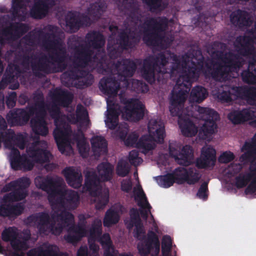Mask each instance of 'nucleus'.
Wrapping results in <instances>:
<instances>
[{"instance_id": "obj_56", "label": "nucleus", "mask_w": 256, "mask_h": 256, "mask_svg": "<svg viewBox=\"0 0 256 256\" xmlns=\"http://www.w3.org/2000/svg\"><path fill=\"white\" fill-rule=\"evenodd\" d=\"M172 246V240L170 236L166 235L162 238V251L163 255H168L170 252Z\"/></svg>"}, {"instance_id": "obj_59", "label": "nucleus", "mask_w": 256, "mask_h": 256, "mask_svg": "<svg viewBox=\"0 0 256 256\" xmlns=\"http://www.w3.org/2000/svg\"><path fill=\"white\" fill-rule=\"evenodd\" d=\"M24 206L22 203L15 204L10 203V216L16 217L20 216L24 210Z\"/></svg>"}, {"instance_id": "obj_41", "label": "nucleus", "mask_w": 256, "mask_h": 256, "mask_svg": "<svg viewBox=\"0 0 256 256\" xmlns=\"http://www.w3.org/2000/svg\"><path fill=\"white\" fill-rule=\"evenodd\" d=\"M66 26L72 32H77L84 25V22L79 16L72 12L66 15Z\"/></svg>"}, {"instance_id": "obj_48", "label": "nucleus", "mask_w": 256, "mask_h": 256, "mask_svg": "<svg viewBox=\"0 0 256 256\" xmlns=\"http://www.w3.org/2000/svg\"><path fill=\"white\" fill-rule=\"evenodd\" d=\"M105 10L104 4L101 2H96L88 8V14L94 20H97L102 16Z\"/></svg>"}, {"instance_id": "obj_18", "label": "nucleus", "mask_w": 256, "mask_h": 256, "mask_svg": "<svg viewBox=\"0 0 256 256\" xmlns=\"http://www.w3.org/2000/svg\"><path fill=\"white\" fill-rule=\"evenodd\" d=\"M234 47L237 52L244 57L256 58L255 48L253 44V40L251 37L247 36L236 37L234 42Z\"/></svg>"}, {"instance_id": "obj_2", "label": "nucleus", "mask_w": 256, "mask_h": 256, "mask_svg": "<svg viewBox=\"0 0 256 256\" xmlns=\"http://www.w3.org/2000/svg\"><path fill=\"white\" fill-rule=\"evenodd\" d=\"M34 182L37 188L47 192L48 200L52 208L63 209L60 213L54 212L52 218L56 217L64 226L74 222V215L66 210H74L78 207L80 200L78 192L62 188L64 181L58 176H39L35 178Z\"/></svg>"}, {"instance_id": "obj_4", "label": "nucleus", "mask_w": 256, "mask_h": 256, "mask_svg": "<svg viewBox=\"0 0 256 256\" xmlns=\"http://www.w3.org/2000/svg\"><path fill=\"white\" fill-rule=\"evenodd\" d=\"M181 68L180 57L170 50H166L144 58L141 72L142 77L150 84L156 80L164 83L166 74L172 78Z\"/></svg>"}, {"instance_id": "obj_15", "label": "nucleus", "mask_w": 256, "mask_h": 256, "mask_svg": "<svg viewBox=\"0 0 256 256\" xmlns=\"http://www.w3.org/2000/svg\"><path fill=\"white\" fill-rule=\"evenodd\" d=\"M86 40L88 44L89 45V46L86 44V45L87 46H88L90 50H91L90 48V47H92L94 49L96 50L95 54H93L92 56L96 54V53L98 52H104L105 56L104 62L107 66L106 68H106V70H104V72H106V74L112 72V68L110 64H108V62L107 59V56L106 55L105 50L103 48L106 42L105 38H104V35L98 31L93 30L88 32L86 34Z\"/></svg>"}, {"instance_id": "obj_12", "label": "nucleus", "mask_w": 256, "mask_h": 256, "mask_svg": "<svg viewBox=\"0 0 256 256\" xmlns=\"http://www.w3.org/2000/svg\"><path fill=\"white\" fill-rule=\"evenodd\" d=\"M49 94L52 102L56 104L52 106L50 112L52 118H54L55 125H57L62 120H60V112L58 106L63 108L68 107L72 102L74 96L68 91L58 88L50 91Z\"/></svg>"}, {"instance_id": "obj_35", "label": "nucleus", "mask_w": 256, "mask_h": 256, "mask_svg": "<svg viewBox=\"0 0 256 256\" xmlns=\"http://www.w3.org/2000/svg\"><path fill=\"white\" fill-rule=\"evenodd\" d=\"M62 174L64 176L68 184L74 188H80L82 186V174L74 167H68L63 170Z\"/></svg>"}, {"instance_id": "obj_49", "label": "nucleus", "mask_w": 256, "mask_h": 256, "mask_svg": "<svg viewBox=\"0 0 256 256\" xmlns=\"http://www.w3.org/2000/svg\"><path fill=\"white\" fill-rule=\"evenodd\" d=\"M217 98L222 103H228L233 101L234 100L231 86L226 85L222 86V90L218 93Z\"/></svg>"}, {"instance_id": "obj_22", "label": "nucleus", "mask_w": 256, "mask_h": 256, "mask_svg": "<svg viewBox=\"0 0 256 256\" xmlns=\"http://www.w3.org/2000/svg\"><path fill=\"white\" fill-rule=\"evenodd\" d=\"M52 220L49 214L45 212L32 214L27 218L28 222L34 224L40 234H44L47 231V228Z\"/></svg>"}, {"instance_id": "obj_55", "label": "nucleus", "mask_w": 256, "mask_h": 256, "mask_svg": "<svg viewBox=\"0 0 256 256\" xmlns=\"http://www.w3.org/2000/svg\"><path fill=\"white\" fill-rule=\"evenodd\" d=\"M132 86L134 90L138 93H146L149 90L148 86L146 83L138 80H132Z\"/></svg>"}, {"instance_id": "obj_42", "label": "nucleus", "mask_w": 256, "mask_h": 256, "mask_svg": "<svg viewBox=\"0 0 256 256\" xmlns=\"http://www.w3.org/2000/svg\"><path fill=\"white\" fill-rule=\"evenodd\" d=\"M108 114L105 122L106 126L110 130H114L118 123L119 112L114 104L110 106L107 110Z\"/></svg>"}, {"instance_id": "obj_51", "label": "nucleus", "mask_w": 256, "mask_h": 256, "mask_svg": "<svg viewBox=\"0 0 256 256\" xmlns=\"http://www.w3.org/2000/svg\"><path fill=\"white\" fill-rule=\"evenodd\" d=\"M174 176L176 183L182 184L187 183L188 178V168H178L172 173Z\"/></svg>"}, {"instance_id": "obj_6", "label": "nucleus", "mask_w": 256, "mask_h": 256, "mask_svg": "<svg viewBox=\"0 0 256 256\" xmlns=\"http://www.w3.org/2000/svg\"><path fill=\"white\" fill-rule=\"evenodd\" d=\"M67 54L64 48H58V50L50 55V60L46 55L34 57L30 62L32 72L36 76H40L41 72L46 74H54L62 72L67 67L66 62Z\"/></svg>"}, {"instance_id": "obj_34", "label": "nucleus", "mask_w": 256, "mask_h": 256, "mask_svg": "<svg viewBox=\"0 0 256 256\" xmlns=\"http://www.w3.org/2000/svg\"><path fill=\"white\" fill-rule=\"evenodd\" d=\"M6 148L12 150V148H16L14 147L15 145L21 150L24 148L26 140L22 134H16L13 130L10 128L6 130Z\"/></svg>"}, {"instance_id": "obj_29", "label": "nucleus", "mask_w": 256, "mask_h": 256, "mask_svg": "<svg viewBox=\"0 0 256 256\" xmlns=\"http://www.w3.org/2000/svg\"><path fill=\"white\" fill-rule=\"evenodd\" d=\"M115 66L118 76L123 77L124 80H126L127 78L132 77L136 68V62L132 60L126 58L122 61H118Z\"/></svg>"}, {"instance_id": "obj_21", "label": "nucleus", "mask_w": 256, "mask_h": 256, "mask_svg": "<svg viewBox=\"0 0 256 256\" xmlns=\"http://www.w3.org/2000/svg\"><path fill=\"white\" fill-rule=\"evenodd\" d=\"M217 56L221 60L222 65L230 73L242 66L243 64L240 60L239 56L234 52H229L224 54L222 51H218Z\"/></svg>"}, {"instance_id": "obj_20", "label": "nucleus", "mask_w": 256, "mask_h": 256, "mask_svg": "<svg viewBox=\"0 0 256 256\" xmlns=\"http://www.w3.org/2000/svg\"><path fill=\"white\" fill-rule=\"evenodd\" d=\"M36 113H30V108H16L7 116L8 122L12 126H22L26 124L32 116Z\"/></svg>"}, {"instance_id": "obj_62", "label": "nucleus", "mask_w": 256, "mask_h": 256, "mask_svg": "<svg viewBox=\"0 0 256 256\" xmlns=\"http://www.w3.org/2000/svg\"><path fill=\"white\" fill-rule=\"evenodd\" d=\"M208 182H204L200 185L196 194V196L200 199L206 200L208 197Z\"/></svg>"}, {"instance_id": "obj_25", "label": "nucleus", "mask_w": 256, "mask_h": 256, "mask_svg": "<svg viewBox=\"0 0 256 256\" xmlns=\"http://www.w3.org/2000/svg\"><path fill=\"white\" fill-rule=\"evenodd\" d=\"M58 28L56 26L50 25L48 30L50 32H44L39 31V36L42 40V45L48 48H54L60 44V38L56 34Z\"/></svg>"}, {"instance_id": "obj_1", "label": "nucleus", "mask_w": 256, "mask_h": 256, "mask_svg": "<svg viewBox=\"0 0 256 256\" xmlns=\"http://www.w3.org/2000/svg\"><path fill=\"white\" fill-rule=\"evenodd\" d=\"M190 66L184 68V72L176 82L180 86H184L187 89L183 90L180 88L178 92L174 90L172 92L170 98V112L172 116H178V124L182 134L187 137L194 136L198 132V128L194 122L186 116H182V110L186 99L187 94L190 90L192 83L197 80L200 76L204 65V58L200 50L196 52V55L192 54Z\"/></svg>"}, {"instance_id": "obj_52", "label": "nucleus", "mask_w": 256, "mask_h": 256, "mask_svg": "<svg viewBox=\"0 0 256 256\" xmlns=\"http://www.w3.org/2000/svg\"><path fill=\"white\" fill-rule=\"evenodd\" d=\"M158 182L160 186L164 188H168L176 182L174 176L172 173L160 176Z\"/></svg>"}, {"instance_id": "obj_8", "label": "nucleus", "mask_w": 256, "mask_h": 256, "mask_svg": "<svg viewBox=\"0 0 256 256\" xmlns=\"http://www.w3.org/2000/svg\"><path fill=\"white\" fill-rule=\"evenodd\" d=\"M32 99L34 104L29 106L30 112L36 113V116L30 120L31 127L36 134L46 136L48 132V130L45 119L46 111L44 94L37 90L33 92Z\"/></svg>"}, {"instance_id": "obj_24", "label": "nucleus", "mask_w": 256, "mask_h": 256, "mask_svg": "<svg viewBox=\"0 0 256 256\" xmlns=\"http://www.w3.org/2000/svg\"><path fill=\"white\" fill-rule=\"evenodd\" d=\"M54 0H40L34 2L30 10V15L34 19H42L48 14L49 9L54 6Z\"/></svg>"}, {"instance_id": "obj_16", "label": "nucleus", "mask_w": 256, "mask_h": 256, "mask_svg": "<svg viewBox=\"0 0 256 256\" xmlns=\"http://www.w3.org/2000/svg\"><path fill=\"white\" fill-rule=\"evenodd\" d=\"M169 154L180 165L188 166L194 158V150L190 145H185L180 150L178 146L174 147L172 144L169 145Z\"/></svg>"}, {"instance_id": "obj_61", "label": "nucleus", "mask_w": 256, "mask_h": 256, "mask_svg": "<svg viewBox=\"0 0 256 256\" xmlns=\"http://www.w3.org/2000/svg\"><path fill=\"white\" fill-rule=\"evenodd\" d=\"M138 155V152L136 150H132L130 152L128 160L132 165L136 166L142 162V159Z\"/></svg>"}, {"instance_id": "obj_40", "label": "nucleus", "mask_w": 256, "mask_h": 256, "mask_svg": "<svg viewBox=\"0 0 256 256\" xmlns=\"http://www.w3.org/2000/svg\"><path fill=\"white\" fill-rule=\"evenodd\" d=\"M90 142L94 156H100L107 154L108 143L103 136H94Z\"/></svg>"}, {"instance_id": "obj_57", "label": "nucleus", "mask_w": 256, "mask_h": 256, "mask_svg": "<svg viewBox=\"0 0 256 256\" xmlns=\"http://www.w3.org/2000/svg\"><path fill=\"white\" fill-rule=\"evenodd\" d=\"M251 178V174H248L247 175L240 174L235 178V185L238 188H244L247 185L248 183L250 181Z\"/></svg>"}, {"instance_id": "obj_43", "label": "nucleus", "mask_w": 256, "mask_h": 256, "mask_svg": "<svg viewBox=\"0 0 256 256\" xmlns=\"http://www.w3.org/2000/svg\"><path fill=\"white\" fill-rule=\"evenodd\" d=\"M208 96V92L206 88L198 86L193 88L190 92V102L200 103Z\"/></svg>"}, {"instance_id": "obj_45", "label": "nucleus", "mask_w": 256, "mask_h": 256, "mask_svg": "<svg viewBox=\"0 0 256 256\" xmlns=\"http://www.w3.org/2000/svg\"><path fill=\"white\" fill-rule=\"evenodd\" d=\"M130 39L134 40L135 43L138 42L140 40L138 36H136L134 34H130L128 36L125 32H121L118 35L119 44L124 49L132 47L133 44Z\"/></svg>"}, {"instance_id": "obj_30", "label": "nucleus", "mask_w": 256, "mask_h": 256, "mask_svg": "<svg viewBox=\"0 0 256 256\" xmlns=\"http://www.w3.org/2000/svg\"><path fill=\"white\" fill-rule=\"evenodd\" d=\"M29 30L28 24L22 22L12 23L10 26L4 28L2 34L4 36H10V38L15 40L20 38Z\"/></svg>"}, {"instance_id": "obj_53", "label": "nucleus", "mask_w": 256, "mask_h": 256, "mask_svg": "<svg viewBox=\"0 0 256 256\" xmlns=\"http://www.w3.org/2000/svg\"><path fill=\"white\" fill-rule=\"evenodd\" d=\"M64 226L61 224H58L56 225V221L52 220L47 228V231L44 234L48 235L51 233L55 236H58L62 232Z\"/></svg>"}, {"instance_id": "obj_36", "label": "nucleus", "mask_w": 256, "mask_h": 256, "mask_svg": "<svg viewBox=\"0 0 256 256\" xmlns=\"http://www.w3.org/2000/svg\"><path fill=\"white\" fill-rule=\"evenodd\" d=\"M245 152L240 158V160L244 163L252 162L256 158V138L254 136L251 142H246L242 148Z\"/></svg>"}, {"instance_id": "obj_17", "label": "nucleus", "mask_w": 256, "mask_h": 256, "mask_svg": "<svg viewBox=\"0 0 256 256\" xmlns=\"http://www.w3.org/2000/svg\"><path fill=\"white\" fill-rule=\"evenodd\" d=\"M86 222L84 215L79 216V222L77 224H72L68 228L69 234L64 236V240L69 243L74 244L80 241L86 236L87 230L86 228Z\"/></svg>"}, {"instance_id": "obj_7", "label": "nucleus", "mask_w": 256, "mask_h": 256, "mask_svg": "<svg viewBox=\"0 0 256 256\" xmlns=\"http://www.w3.org/2000/svg\"><path fill=\"white\" fill-rule=\"evenodd\" d=\"M148 131L149 136H142L139 140L138 135L136 133H130L124 140V144L128 146L142 149L147 152L154 148V146L150 142V140L159 144L163 143L165 136V129L162 122L156 120H150L148 124Z\"/></svg>"}, {"instance_id": "obj_10", "label": "nucleus", "mask_w": 256, "mask_h": 256, "mask_svg": "<svg viewBox=\"0 0 256 256\" xmlns=\"http://www.w3.org/2000/svg\"><path fill=\"white\" fill-rule=\"evenodd\" d=\"M196 110L200 118L204 121L198 132V138L202 140H210L217 128L216 122L220 119L218 114L212 109L196 106Z\"/></svg>"}, {"instance_id": "obj_39", "label": "nucleus", "mask_w": 256, "mask_h": 256, "mask_svg": "<svg viewBox=\"0 0 256 256\" xmlns=\"http://www.w3.org/2000/svg\"><path fill=\"white\" fill-rule=\"evenodd\" d=\"M242 81L248 84H256V58H252L248 61V68L241 73Z\"/></svg>"}, {"instance_id": "obj_58", "label": "nucleus", "mask_w": 256, "mask_h": 256, "mask_svg": "<svg viewBox=\"0 0 256 256\" xmlns=\"http://www.w3.org/2000/svg\"><path fill=\"white\" fill-rule=\"evenodd\" d=\"M188 178L187 184H194L200 179V176L198 171L192 168H188Z\"/></svg>"}, {"instance_id": "obj_47", "label": "nucleus", "mask_w": 256, "mask_h": 256, "mask_svg": "<svg viewBox=\"0 0 256 256\" xmlns=\"http://www.w3.org/2000/svg\"><path fill=\"white\" fill-rule=\"evenodd\" d=\"M64 122L63 120L57 124L56 128L54 131V137L55 141L65 140L68 137L70 128L68 126H64Z\"/></svg>"}, {"instance_id": "obj_60", "label": "nucleus", "mask_w": 256, "mask_h": 256, "mask_svg": "<svg viewBox=\"0 0 256 256\" xmlns=\"http://www.w3.org/2000/svg\"><path fill=\"white\" fill-rule=\"evenodd\" d=\"M76 80H77V82H74V86L80 89H82L92 85L93 82L92 78L90 80H88L86 78L83 77V74L80 75V77L79 79Z\"/></svg>"}, {"instance_id": "obj_33", "label": "nucleus", "mask_w": 256, "mask_h": 256, "mask_svg": "<svg viewBox=\"0 0 256 256\" xmlns=\"http://www.w3.org/2000/svg\"><path fill=\"white\" fill-rule=\"evenodd\" d=\"M230 18L231 23L240 28L249 26L252 22L248 16V12L240 9L232 12L230 14Z\"/></svg>"}, {"instance_id": "obj_44", "label": "nucleus", "mask_w": 256, "mask_h": 256, "mask_svg": "<svg viewBox=\"0 0 256 256\" xmlns=\"http://www.w3.org/2000/svg\"><path fill=\"white\" fill-rule=\"evenodd\" d=\"M120 215L118 212L114 209L110 208L106 212L104 220V226L110 228L118 222Z\"/></svg>"}, {"instance_id": "obj_38", "label": "nucleus", "mask_w": 256, "mask_h": 256, "mask_svg": "<svg viewBox=\"0 0 256 256\" xmlns=\"http://www.w3.org/2000/svg\"><path fill=\"white\" fill-rule=\"evenodd\" d=\"M156 236L154 232L150 230L147 234V238L138 244V249L141 256H146L150 254Z\"/></svg>"}, {"instance_id": "obj_46", "label": "nucleus", "mask_w": 256, "mask_h": 256, "mask_svg": "<svg viewBox=\"0 0 256 256\" xmlns=\"http://www.w3.org/2000/svg\"><path fill=\"white\" fill-rule=\"evenodd\" d=\"M11 168L14 170H22L23 154L17 148H12L9 155Z\"/></svg>"}, {"instance_id": "obj_31", "label": "nucleus", "mask_w": 256, "mask_h": 256, "mask_svg": "<svg viewBox=\"0 0 256 256\" xmlns=\"http://www.w3.org/2000/svg\"><path fill=\"white\" fill-rule=\"evenodd\" d=\"M46 248L39 247L37 249L32 248L27 252V256H62V254H58L59 248L55 244H48L45 246ZM14 256H24V253L19 254L14 252Z\"/></svg>"}, {"instance_id": "obj_32", "label": "nucleus", "mask_w": 256, "mask_h": 256, "mask_svg": "<svg viewBox=\"0 0 256 256\" xmlns=\"http://www.w3.org/2000/svg\"><path fill=\"white\" fill-rule=\"evenodd\" d=\"M39 142H36L32 144L27 148L26 152L34 161L37 163L43 164L49 161V158L51 154L46 150L37 148L36 144Z\"/></svg>"}, {"instance_id": "obj_28", "label": "nucleus", "mask_w": 256, "mask_h": 256, "mask_svg": "<svg viewBox=\"0 0 256 256\" xmlns=\"http://www.w3.org/2000/svg\"><path fill=\"white\" fill-rule=\"evenodd\" d=\"M216 161V150L211 147L202 150L201 157L198 158L196 166L200 168H206L213 167Z\"/></svg>"}, {"instance_id": "obj_54", "label": "nucleus", "mask_w": 256, "mask_h": 256, "mask_svg": "<svg viewBox=\"0 0 256 256\" xmlns=\"http://www.w3.org/2000/svg\"><path fill=\"white\" fill-rule=\"evenodd\" d=\"M130 171L128 163L124 160H120L116 168V174L120 177L126 176Z\"/></svg>"}, {"instance_id": "obj_9", "label": "nucleus", "mask_w": 256, "mask_h": 256, "mask_svg": "<svg viewBox=\"0 0 256 256\" xmlns=\"http://www.w3.org/2000/svg\"><path fill=\"white\" fill-rule=\"evenodd\" d=\"M168 20L166 16L147 18L142 26L144 28L142 40L148 46H158L162 40V33L168 26Z\"/></svg>"}, {"instance_id": "obj_19", "label": "nucleus", "mask_w": 256, "mask_h": 256, "mask_svg": "<svg viewBox=\"0 0 256 256\" xmlns=\"http://www.w3.org/2000/svg\"><path fill=\"white\" fill-rule=\"evenodd\" d=\"M204 72L216 80H220L230 74L222 62L212 60L205 63Z\"/></svg>"}, {"instance_id": "obj_64", "label": "nucleus", "mask_w": 256, "mask_h": 256, "mask_svg": "<svg viewBox=\"0 0 256 256\" xmlns=\"http://www.w3.org/2000/svg\"><path fill=\"white\" fill-rule=\"evenodd\" d=\"M234 158V154L230 152H225L220 155L218 160L220 163L226 164L230 162Z\"/></svg>"}, {"instance_id": "obj_23", "label": "nucleus", "mask_w": 256, "mask_h": 256, "mask_svg": "<svg viewBox=\"0 0 256 256\" xmlns=\"http://www.w3.org/2000/svg\"><path fill=\"white\" fill-rule=\"evenodd\" d=\"M99 88L104 94L114 98L120 88V82L114 77L103 78L100 81Z\"/></svg>"}, {"instance_id": "obj_11", "label": "nucleus", "mask_w": 256, "mask_h": 256, "mask_svg": "<svg viewBox=\"0 0 256 256\" xmlns=\"http://www.w3.org/2000/svg\"><path fill=\"white\" fill-rule=\"evenodd\" d=\"M30 184V180L27 177H21L18 180L6 184L2 188L4 192H12L5 194L3 197L4 202H17L24 199L28 196L26 189Z\"/></svg>"}, {"instance_id": "obj_27", "label": "nucleus", "mask_w": 256, "mask_h": 256, "mask_svg": "<svg viewBox=\"0 0 256 256\" xmlns=\"http://www.w3.org/2000/svg\"><path fill=\"white\" fill-rule=\"evenodd\" d=\"M234 100L238 98L252 101L256 105V88L246 86H231Z\"/></svg>"}, {"instance_id": "obj_63", "label": "nucleus", "mask_w": 256, "mask_h": 256, "mask_svg": "<svg viewBox=\"0 0 256 256\" xmlns=\"http://www.w3.org/2000/svg\"><path fill=\"white\" fill-rule=\"evenodd\" d=\"M99 242L102 246L105 248H112V241L110 235L108 233H104L98 237Z\"/></svg>"}, {"instance_id": "obj_3", "label": "nucleus", "mask_w": 256, "mask_h": 256, "mask_svg": "<svg viewBox=\"0 0 256 256\" xmlns=\"http://www.w3.org/2000/svg\"><path fill=\"white\" fill-rule=\"evenodd\" d=\"M81 38L76 36H73L68 39V46L74 52V67L62 73L61 78L63 82H73L78 80L80 75L84 74V71L79 68H85L90 64H92L99 73L103 74H106L104 72L107 66L104 62L105 56L104 52H98L92 56L94 50H90L84 44H81Z\"/></svg>"}, {"instance_id": "obj_26", "label": "nucleus", "mask_w": 256, "mask_h": 256, "mask_svg": "<svg viewBox=\"0 0 256 256\" xmlns=\"http://www.w3.org/2000/svg\"><path fill=\"white\" fill-rule=\"evenodd\" d=\"M256 118V110L252 108H243L234 110L228 115V119L234 124L244 122Z\"/></svg>"}, {"instance_id": "obj_37", "label": "nucleus", "mask_w": 256, "mask_h": 256, "mask_svg": "<svg viewBox=\"0 0 256 256\" xmlns=\"http://www.w3.org/2000/svg\"><path fill=\"white\" fill-rule=\"evenodd\" d=\"M134 192L136 194V196L140 198V201L138 202V205L142 208L146 209L145 210H140V214L144 220H146L148 216V214L150 213L152 206L148 202L146 195L140 186H138L137 190L134 188Z\"/></svg>"}, {"instance_id": "obj_14", "label": "nucleus", "mask_w": 256, "mask_h": 256, "mask_svg": "<svg viewBox=\"0 0 256 256\" xmlns=\"http://www.w3.org/2000/svg\"><path fill=\"white\" fill-rule=\"evenodd\" d=\"M2 240L4 242H10L12 249L16 252L26 250L28 246L26 240H20L18 228L15 226L6 228L2 232Z\"/></svg>"}, {"instance_id": "obj_13", "label": "nucleus", "mask_w": 256, "mask_h": 256, "mask_svg": "<svg viewBox=\"0 0 256 256\" xmlns=\"http://www.w3.org/2000/svg\"><path fill=\"white\" fill-rule=\"evenodd\" d=\"M119 96L120 102L126 104L124 112L128 120L136 122L143 118L144 106L141 102L124 98L122 92Z\"/></svg>"}, {"instance_id": "obj_50", "label": "nucleus", "mask_w": 256, "mask_h": 256, "mask_svg": "<svg viewBox=\"0 0 256 256\" xmlns=\"http://www.w3.org/2000/svg\"><path fill=\"white\" fill-rule=\"evenodd\" d=\"M90 236L91 238L96 240L102 234V223L99 219L94 220L89 230Z\"/></svg>"}, {"instance_id": "obj_5", "label": "nucleus", "mask_w": 256, "mask_h": 256, "mask_svg": "<svg viewBox=\"0 0 256 256\" xmlns=\"http://www.w3.org/2000/svg\"><path fill=\"white\" fill-rule=\"evenodd\" d=\"M100 178L96 172L88 171L86 174L84 188L94 196L96 197V208L97 210L103 209L109 201L108 190H99L100 178L103 182H107L112 178L113 166L109 162H102L97 167Z\"/></svg>"}]
</instances>
